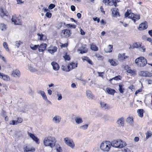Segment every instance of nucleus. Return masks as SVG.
I'll return each mask as SVG.
<instances>
[{
	"instance_id": "nucleus-59",
	"label": "nucleus",
	"mask_w": 152,
	"mask_h": 152,
	"mask_svg": "<svg viewBox=\"0 0 152 152\" xmlns=\"http://www.w3.org/2000/svg\"><path fill=\"white\" fill-rule=\"evenodd\" d=\"M70 20L71 21H73V22H74L77 24H78V23H78L77 22L76 20H75L73 18H70Z\"/></svg>"
},
{
	"instance_id": "nucleus-12",
	"label": "nucleus",
	"mask_w": 152,
	"mask_h": 152,
	"mask_svg": "<svg viewBox=\"0 0 152 152\" xmlns=\"http://www.w3.org/2000/svg\"><path fill=\"white\" fill-rule=\"evenodd\" d=\"M47 47V44L46 43H42L39 45L38 47V50L39 52H43L45 49Z\"/></svg>"
},
{
	"instance_id": "nucleus-27",
	"label": "nucleus",
	"mask_w": 152,
	"mask_h": 152,
	"mask_svg": "<svg viewBox=\"0 0 152 152\" xmlns=\"http://www.w3.org/2000/svg\"><path fill=\"white\" fill-rule=\"evenodd\" d=\"M57 48L56 46H54L53 48L52 49H48V51L51 54H53L55 52L57 51Z\"/></svg>"
},
{
	"instance_id": "nucleus-2",
	"label": "nucleus",
	"mask_w": 152,
	"mask_h": 152,
	"mask_svg": "<svg viewBox=\"0 0 152 152\" xmlns=\"http://www.w3.org/2000/svg\"><path fill=\"white\" fill-rule=\"evenodd\" d=\"M135 63L139 67H143L147 63L146 59L143 56H140L136 59Z\"/></svg>"
},
{
	"instance_id": "nucleus-42",
	"label": "nucleus",
	"mask_w": 152,
	"mask_h": 152,
	"mask_svg": "<svg viewBox=\"0 0 152 152\" xmlns=\"http://www.w3.org/2000/svg\"><path fill=\"white\" fill-rule=\"evenodd\" d=\"M132 14V13H129V12H126L124 15V16L125 18H131V14Z\"/></svg>"
},
{
	"instance_id": "nucleus-3",
	"label": "nucleus",
	"mask_w": 152,
	"mask_h": 152,
	"mask_svg": "<svg viewBox=\"0 0 152 152\" xmlns=\"http://www.w3.org/2000/svg\"><path fill=\"white\" fill-rule=\"evenodd\" d=\"M111 146L113 147L118 148H121L126 145L125 142L122 141L121 140H114L110 142Z\"/></svg>"
},
{
	"instance_id": "nucleus-4",
	"label": "nucleus",
	"mask_w": 152,
	"mask_h": 152,
	"mask_svg": "<svg viewBox=\"0 0 152 152\" xmlns=\"http://www.w3.org/2000/svg\"><path fill=\"white\" fill-rule=\"evenodd\" d=\"M65 143L68 146L73 148L75 146V144L72 139H69L68 137L64 138Z\"/></svg>"
},
{
	"instance_id": "nucleus-38",
	"label": "nucleus",
	"mask_w": 152,
	"mask_h": 152,
	"mask_svg": "<svg viewBox=\"0 0 152 152\" xmlns=\"http://www.w3.org/2000/svg\"><path fill=\"white\" fill-rule=\"evenodd\" d=\"M35 149L34 148H29L27 147H26V149L24 150V152H28L29 151H31L33 152L35 151Z\"/></svg>"
},
{
	"instance_id": "nucleus-10",
	"label": "nucleus",
	"mask_w": 152,
	"mask_h": 152,
	"mask_svg": "<svg viewBox=\"0 0 152 152\" xmlns=\"http://www.w3.org/2000/svg\"><path fill=\"white\" fill-rule=\"evenodd\" d=\"M131 15V19L134 21V23H135L136 20H139L140 18V17L139 15H135L133 13H132Z\"/></svg>"
},
{
	"instance_id": "nucleus-13",
	"label": "nucleus",
	"mask_w": 152,
	"mask_h": 152,
	"mask_svg": "<svg viewBox=\"0 0 152 152\" xmlns=\"http://www.w3.org/2000/svg\"><path fill=\"white\" fill-rule=\"evenodd\" d=\"M117 10H118V9L116 10V8H113L111 9L112 15L113 17H117V16H120L119 12L117 11Z\"/></svg>"
},
{
	"instance_id": "nucleus-57",
	"label": "nucleus",
	"mask_w": 152,
	"mask_h": 152,
	"mask_svg": "<svg viewBox=\"0 0 152 152\" xmlns=\"http://www.w3.org/2000/svg\"><path fill=\"white\" fill-rule=\"evenodd\" d=\"M151 133H149V132H148L147 134H146V138L147 139H148V138H149V137H151Z\"/></svg>"
},
{
	"instance_id": "nucleus-61",
	"label": "nucleus",
	"mask_w": 152,
	"mask_h": 152,
	"mask_svg": "<svg viewBox=\"0 0 152 152\" xmlns=\"http://www.w3.org/2000/svg\"><path fill=\"white\" fill-rule=\"evenodd\" d=\"M97 73L98 74V75H99V76L101 77H103V75H102V74H104V72H98Z\"/></svg>"
},
{
	"instance_id": "nucleus-56",
	"label": "nucleus",
	"mask_w": 152,
	"mask_h": 152,
	"mask_svg": "<svg viewBox=\"0 0 152 152\" xmlns=\"http://www.w3.org/2000/svg\"><path fill=\"white\" fill-rule=\"evenodd\" d=\"M142 91V89L141 88H140L135 91V94L136 95H137V94H138L139 93L141 92Z\"/></svg>"
},
{
	"instance_id": "nucleus-6",
	"label": "nucleus",
	"mask_w": 152,
	"mask_h": 152,
	"mask_svg": "<svg viewBox=\"0 0 152 152\" xmlns=\"http://www.w3.org/2000/svg\"><path fill=\"white\" fill-rule=\"evenodd\" d=\"M11 75L13 77L19 78L21 75V73L20 71L18 69H14L12 72Z\"/></svg>"
},
{
	"instance_id": "nucleus-29",
	"label": "nucleus",
	"mask_w": 152,
	"mask_h": 152,
	"mask_svg": "<svg viewBox=\"0 0 152 152\" xmlns=\"http://www.w3.org/2000/svg\"><path fill=\"white\" fill-rule=\"evenodd\" d=\"M76 123L77 124H80L83 122V120L81 118L78 117H76L75 118Z\"/></svg>"
},
{
	"instance_id": "nucleus-1",
	"label": "nucleus",
	"mask_w": 152,
	"mask_h": 152,
	"mask_svg": "<svg viewBox=\"0 0 152 152\" xmlns=\"http://www.w3.org/2000/svg\"><path fill=\"white\" fill-rule=\"evenodd\" d=\"M56 141L54 137L50 136L45 138L43 143L45 146H49L52 148L55 146Z\"/></svg>"
},
{
	"instance_id": "nucleus-23",
	"label": "nucleus",
	"mask_w": 152,
	"mask_h": 152,
	"mask_svg": "<svg viewBox=\"0 0 152 152\" xmlns=\"http://www.w3.org/2000/svg\"><path fill=\"white\" fill-rule=\"evenodd\" d=\"M108 144H110V142L106 141L104 142H102L100 146L101 149L102 150L103 149H104L105 146H107Z\"/></svg>"
},
{
	"instance_id": "nucleus-5",
	"label": "nucleus",
	"mask_w": 152,
	"mask_h": 152,
	"mask_svg": "<svg viewBox=\"0 0 152 152\" xmlns=\"http://www.w3.org/2000/svg\"><path fill=\"white\" fill-rule=\"evenodd\" d=\"M12 22H13L15 25H20L21 24V20L15 15H13L11 19Z\"/></svg>"
},
{
	"instance_id": "nucleus-45",
	"label": "nucleus",
	"mask_w": 152,
	"mask_h": 152,
	"mask_svg": "<svg viewBox=\"0 0 152 152\" xmlns=\"http://www.w3.org/2000/svg\"><path fill=\"white\" fill-rule=\"evenodd\" d=\"M64 57L65 60L69 61L70 60V57L67 54V53L65 54Z\"/></svg>"
},
{
	"instance_id": "nucleus-44",
	"label": "nucleus",
	"mask_w": 152,
	"mask_h": 152,
	"mask_svg": "<svg viewBox=\"0 0 152 152\" xmlns=\"http://www.w3.org/2000/svg\"><path fill=\"white\" fill-rule=\"evenodd\" d=\"M0 28L3 31L4 29H6V26L4 24L1 23L0 24Z\"/></svg>"
},
{
	"instance_id": "nucleus-7",
	"label": "nucleus",
	"mask_w": 152,
	"mask_h": 152,
	"mask_svg": "<svg viewBox=\"0 0 152 152\" xmlns=\"http://www.w3.org/2000/svg\"><path fill=\"white\" fill-rule=\"evenodd\" d=\"M139 74L140 76L142 77H151L152 76V73L147 71H141L139 72Z\"/></svg>"
},
{
	"instance_id": "nucleus-34",
	"label": "nucleus",
	"mask_w": 152,
	"mask_h": 152,
	"mask_svg": "<svg viewBox=\"0 0 152 152\" xmlns=\"http://www.w3.org/2000/svg\"><path fill=\"white\" fill-rule=\"evenodd\" d=\"M91 50L94 51H97L98 50V47L92 44L91 45Z\"/></svg>"
},
{
	"instance_id": "nucleus-14",
	"label": "nucleus",
	"mask_w": 152,
	"mask_h": 152,
	"mask_svg": "<svg viewBox=\"0 0 152 152\" xmlns=\"http://www.w3.org/2000/svg\"><path fill=\"white\" fill-rule=\"evenodd\" d=\"M61 117L59 115H55L52 119L53 121L55 123L58 124L61 121Z\"/></svg>"
},
{
	"instance_id": "nucleus-31",
	"label": "nucleus",
	"mask_w": 152,
	"mask_h": 152,
	"mask_svg": "<svg viewBox=\"0 0 152 152\" xmlns=\"http://www.w3.org/2000/svg\"><path fill=\"white\" fill-rule=\"evenodd\" d=\"M37 35L39 37V39L40 40H45L46 39V37L45 36L42 34H40V33H38Z\"/></svg>"
},
{
	"instance_id": "nucleus-11",
	"label": "nucleus",
	"mask_w": 152,
	"mask_h": 152,
	"mask_svg": "<svg viewBox=\"0 0 152 152\" xmlns=\"http://www.w3.org/2000/svg\"><path fill=\"white\" fill-rule=\"evenodd\" d=\"M51 65L53 66V70L55 71L58 70L60 68L59 64L55 61H53L51 63Z\"/></svg>"
},
{
	"instance_id": "nucleus-40",
	"label": "nucleus",
	"mask_w": 152,
	"mask_h": 152,
	"mask_svg": "<svg viewBox=\"0 0 152 152\" xmlns=\"http://www.w3.org/2000/svg\"><path fill=\"white\" fill-rule=\"evenodd\" d=\"M1 12L2 14L1 15V16L2 17H3L4 16H7L8 14V12L6 11L4 12L3 9H2Z\"/></svg>"
},
{
	"instance_id": "nucleus-17",
	"label": "nucleus",
	"mask_w": 152,
	"mask_h": 152,
	"mask_svg": "<svg viewBox=\"0 0 152 152\" xmlns=\"http://www.w3.org/2000/svg\"><path fill=\"white\" fill-rule=\"evenodd\" d=\"M77 63L75 64V63L73 62H71L68 64V65L70 67V70L73 69L77 67Z\"/></svg>"
},
{
	"instance_id": "nucleus-54",
	"label": "nucleus",
	"mask_w": 152,
	"mask_h": 152,
	"mask_svg": "<svg viewBox=\"0 0 152 152\" xmlns=\"http://www.w3.org/2000/svg\"><path fill=\"white\" fill-rule=\"evenodd\" d=\"M93 19L94 21H97V23H99L100 21L99 18L97 17L94 18Z\"/></svg>"
},
{
	"instance_id": "nucleus-20",
	"label": "nucleus",
	"mask_w": 152,
	"mask_h": 152,
	"mask_svg": "<svg viewBox=\"0 0 152 152\" xmlns=\"http://www.w3.org/2000/svg\"><path fill=\"white\" fill-rule=\"evenodd\" d=\"M86 93L87 96L88 98L91 99H94V96L92 94L91 91H87Z\"/></svg>"
},
{
	"instance_id": "nucleus-46",
	"label": "nucleus",
	"mask_w": 152,
	"mask_h": 152,
	"mask_svg": "<svg viewBox=\"0 0 152 152\" xmlns=\"http://www.w3.org/2000/svg\"><path fill=\"white\" fill-rule=\"evenodd\" d=\"M123 57L124 56H123V54H121L120 53H119L118 55V60L119 61H121L122 60H123Z\"/></svg>"
},
{
	"instance_id": "nucleus-48",
	"label": "nucleus",
	"mask_w": 152,
	"mask_h": 152,
	"mask_svg": "<svg viewBox=\"0 0 152 152\" xmlns=\"http://www.w3.org/2000/svg\"><path fill=\"white\" fill-rule=\"evenodd\" d=\"M55 6L56 5L55 4H51L49 5L48 8L49 9L52 10L54 8Z\"/></svg>"
},
{
	"instance_id": "nucleus-37",
	"label": "nucleus",
	"mask_w": 152,
	"mask_h": 152,
	"mask_svg": "<svg viewBox=\"0 0 152 152\" xmlns=\"http://www.w3.org/2000/svg\"><path fill=\"white\" fill-rule=\"evenodd\" d=\"M103 3L106 4L107 3L108 5H113V4L111 3H112L111 0H103Z\"/></svg>"
},
{
	"instance_id": "nucleus-55",
	"label": "nucleus",
	"mask_w": 152,
	"mask_h": 152,
	"mask_svg": "<svg viewBox=\"0 0 152 152\" xmlns=\"http://www.w3.org/2000/svg\"><path fill=\"white\" fill-rule=\"evenodd\" d=\"M23 121V120L21 118H18L17 120V123H21Z\"/></svg>"
},
{
	"instance_id": "nucleus-49",
	"label": "nucleus",
	"mask_w": 152,
	"mask_h": 152,
	"mask_svg": "<svg viewBox=\"0 0 152 152\" xmlns=\"http://www.w3.org/2000/svg\"><path fill=\"white\" fill-rule=\"evenodd\" d=\"M88 124H86L85 125L82 126L80 127V128L84 130L86 129H87L88 126Z\"/></svg>"
},
{
	"instance_id": "nucleus-28",
	"label": "nucleus",
	"mask_w": 152,
	"mask_h": 152,
	"mask_svg": "<svg viewBox=\"0 0 152 152\" xmlns=\"http://www.w3.org/2000/svg\"><path fill=\"white\" fill-rule=\"evenodd\" d=\"M144 112V111L143 109H138L137 110V113H138V116L141 118L143 116Z\"/></svg>"
},
{
	"instance_id": "nucleus-52",
	"label": "nucleus",
	"mask_w": 152,
	"mask_h": 152,
	"mask_svg": "<svg viewBox=\"0 0 152 152\" xmlns=\"http://www.w3.org/2000/svg\"><path fill=\"white\" fill-rule=\"evenodd\" d=\"M45 15L47 18H50L51 17L52 14L49 12H47L46 13Z\"/></svg>"
},
{
	"instance_id": "nucleus-8",
	"label": "nucleus",
	"mask_w": 152,
	"mask_h": 152,
	"mask_svg": "<svg viewBox=\"0 0 152 152\" xmlns=\"http://www.w3.org/2000/svg\"><path fill=\"white\" fill-rule=\"evenodd\" d=\"M27 134L37 144H39V140L38 138L36 137L34 134L30 133L28 132Z\"/></svg>"
},
{
	"instance_id": "nucleus-21",
	"label": "nucleus",
	"mask_w": 152,
	"mask_h": 152,
	"mask_svg": "<svg viewBox=\"0 0 152 152\" xmlns=\"http://www.w3.org/2000/svg\"><path fill=\"white\" fill-rule=\"evenodd\" d=\"M100 105L101 107L103 108L104 109L109 110L110 108L109 107V106L107 105L106 103H105L104 102H100Z\"/></svg>"
},
{
	"instance_id": "nucleus-32",
	"label": "nucleus",
	"mask_w": 152,
	"mask_h": 152,
	"mask_svg": "<svg viewBox=\"0 0 152 152\" xmlns=\"http://www.w3.org/2000/svg\"><path fill=\"white\" fill-rule=\"evenodd\" d=\"M39 47V45H34L33 44H31L30 47L33 50H36Z\"/></svg>"
},
{
	"instance_id": "nucleus-63",
	"label": "nucleus",
	"mask_w": 152,
	"mask_h": 152,
	"mask_svg": "<svg viewBox=\"0 0 152 152\" xmlns=\"http://www.w3.org/2000/svg\"><path fill=\"white\" fill-rule=\"evenodd\" d=\"M101 24L102 25H104L106 24L105 22L103 19H102L100 21Z\"/></svg>"
},
{
	"instance_id": "nucleus-62",
	"label": "nucleus",
	"mask_w": 152,
	"mask_h": 152,
	"mask_svg": "<svg viewBox=\"0 0 152 152\" xmlns=\"http://www.w3.org/2000/svg\"><path fill=\"white\" fill-rule=\"evenodd\" d=\"M56 149L57 152H61V148L60 146H59L58 148L56 147Z\"/></svg>"
},
{
	"instance_id": "nucleus-25",
	"label": "nucleus",
	"mask_w": 152,
	"mask_h": 152,
	"mask_svg": "<svg viewBox=\"0 0 152 152\" xmlns=\"http://www.w3.org/2000/svg\"><path fill=\"white\" fill-rule=\"evenodd\" d=\"M122 78L121 77L120 75H118L117 76H116L115 77L113 78L112 79H110L109 80V81L110 83H112V81L113 80H121Z\"/></svg>"
},
{
	"instance_id": "nucleus-26",
	"label": "nucleus",
	"mask_w": 152,
	"mask_h": 152,
	"mask_svg": "<svg viewBox=\"0 0 152 152\" xmlns=\"http://www.w3.org/2000/svg\"><path fill=\"white\" fill-rule=\"evenodd\" d=\"M1 78L3 79V80L5 81H8L10 80V77L9 76L7 75L3 74L2 76L1 77Z\"/></svg>"
},
{
	"instance_id": "nucleus-39",
	"label": "nucleus",
	"mask_w": 152,
	"mask_h": 152,
	"mask_svg": "<svg viewBox=\"0 0 152 152\" xmlns=\"http://www.w3.org/2000/svg\"><path fill=\"white\" fill-rule=\"evenodd\" d=\"M113 45H109L108 46V48L109 49V50L108 51H106L105 49V51L106 52H109V53H110L112 51V49H113Z\"/></svg>"
},
{
	"instance_id": "nucleus-41",
	"label": "nucleus",
	"mask_w": 152,
	"mask_h": 152,
	"mask_svg": "<svg viewBox=\"0 0 152 152\" xmlns=\"http://www.w3.org/2000/svg\"><path fill=\"white\" fill-rule=\"evenodd\" d=\"M66 26L69 27L71 28H76V26L75 24H68L66 25Z\"/></svg>"
},
{
	"instance_id": "nucleus-50",
	"label": "nucleus",
	"mask_w": 152,
	"mask_h": 152,
	"mask_svg": "<svg viewBox=\"0 0 152 152\" xmlns=\"http://www.w3.org/2000/svg\"><path fill=\"white\" fill-rule=\"evenodd\" d=\"M57 96H58L57 99L58 100H60L62 99V96L61 94H59L58 92H57Z\"/></svg>"
},
{
	"instance_id": "nucleus-53",
	"label": "nucleus",
	"mask_w": 152,
	"mask_h": 152,
	"mask_svg": "<svg viewBox=\"0 0 152 152\" xmlns=\"http://www.w3.org/2000/svg\"><path fill=\"white\" fill-rule=\"evenodd\" d=\"M3 45L4 47L6 49V50L7 49L8 50H9L8 48V45L6 42H4L3 43Z\"/></svg>"
},
{
	"instance_id": "nucleus-16",
	"label": "nucleus",
	"mask_w": 152,
	"mask_h": 152,
	"mask_svg": "<svg viewBox=\"0 0 152 152\" xmlns=\"http://www.w3.org/2000/svg\"><path fill=\"white\" fill-rule=\"evenodd\" d=\"M106 91L108 94L112 95H114L115 92V91L114 89L109 88H106Z\"/></svg>"
},
{
	"instance_id": "nucleus-36",
	"label": "nucleus",
	"mask_w": 152,
	"mask_h": 152,
	"mask_svg": "<svg viewBox=\"0 0 152 152\" xmlns=\"http://www.w3.org/2000/svg\"><path fill=\"white\" fill-rule=\"evenodd\" d=\"M108 61L111 64V65L112 66H115L117 65L115 62L114 61L113 59H109L108 60Z\"/></svg>"
},
{
	"instance_id": "nucleus-24",
	"label": "nucleus",
	"mask_w": 152,
	"mask_h": 152,
	"mask_svg": "<svg viewBox=\"0 0 152 152\" xmlns=\"http://www.w3.org/2000/svg\"><path fill=\"white\" fill-rule=\"evenodd\" d=\"M38 94H41L43 99L45 100V99H47V96L45 94V92L44 91H39L38 92Z\"/></svg>"
},
{
	"instance_id": "nucleus-18",
	"label": "nucleus",
	"mask_w": 152,
	"mask_h": 152,
	"mask_svg": "<svg viewBox=\"0 0 152 152\" xmlns=\"http://www.w3.org/2000/svg\"><path fill=\"white\" fill-rule=\"evenodd\" d=\"M141 45L139 43L136 42L133 44L132 46L130 45L129 49H134L135 48H138V47H141Z\"/></svg>"
},
{
	"instance_id": "nucleus-33",
	"label": "nucleus",
	"mask_w": 152,
	"mask_h": 152,
	"mask_svg": "<svg viewBox=\"0 0 152 152\" xmlns=\"http://www.w3.org/2000/svg\"><path fill=\"white\" fill-rule=\"evenodd\" d=\"M118 86L119 87L118 89L119 91L121 93L123 94L124 93V89L123 87L124 85L122 84H119Z\"/></svg>"
},
{
	"instance_id": "nucleus-43",
	"label": "nucleus",
	"mask_w": 152,
	"mask_h": 152,
	"mask_svg": "<svg viewBox=\"0 0 152 152\" xmlns=\"http://www.w3.org/2000/svg\"><path fill=\"white\" fill-rule=\"evenodd\" d=\"M28 68L30 71L32 72H35L37 71V70L35 68H33L31 66H29Z\"/></svg>"
},
{
	"instance_id": "nucleus-15",
	"label": "nucleus",
	"mask_w": 152,
	"mask_h": 152,
	"mask_svg": "<svg viewBox=\"0 0 152 152\" xmlns=\"http://www.w3.org/2000/svg\"><path fill=\"white\" fill-rule=\"evenodd\" d=\"M124 118L123 117H121L119 118L117 121L116 123L119 126H124Z\"/></svg>"
},
{
	"instance_id": "nucleus-47",
	"label": "nucleus",
	"mask_w": 152,
	"mask_h": 152,
	"mask_svg": "<svg viewBox=\"0 0 152 152\" xmlns=\"http://www.w3.org/2000/svg\"><path fill=\"white\" fill-rule=\"evenodd\" d=\"M85 60L89 64L92 65H93L92 61L88 57H86Z\"/></svg>"
},
{
	"instance_id": "nucleus-9",
	"label": "nucleus",
	"mask_w": 152,
	"mask_h": 152,
	"mask_svg": "<svg viewBox=\"0 0 152 152\" xmlns=\"http://www.w3.org/2000/svg\"><path fill=\"white\" fill-rule=\"evenodd\" d=\"M148 27L147 23L145 21L139 25V29L140 30H142L146 29Z\"/></svg>"
},
{
	"instance_id": "nucleus-35",
	"label": "nucleus",
	"mask_w": 152,
	"mask_h": 152,
	"mask_svg": "<svg viewBox=\"0 0 152 152\" xmlns=\"http://www.w3.org/2000/svg\"><path fill=\"white\" fill-rule=\"evenodd\" d=\"M110 144H108L107 146H105L104 148V149H103L102 150L104 151H109L110 148H111V145H110Z\"/></svg>"
},
{
	"instance_id": "nucleus-58",
	"label": "nucleus",
	"mask_w": 152,
	"mask_h": 152,
	"mask_svg": "<svg viewBox=\"0 0 152 152\" xmlns=\"http://www.w3.org/2000/svg\"><path fill=\"white\" fill-rule=\"evenodd\" d=\"M127 72L128 73L130 74H133L134 73V71L131 69L127 70Z\"/></svg>"
},
{
	"instance_id": "nucleus-51",
	"label": "nucleus",
	"mask_w": 152,
	"mask_h": 152,
	"mask_svg": "<svg viewBox=\"0 0 152 152\" xmlns=\"http://www.w3.org/2000/svg\"><path fill=\"white\" fill-rule=\"evenodd\" d=\"M80 50V53L81 54L86 53L87 51V50H86L85 48H83V50Z\"/></svg>"
},
{
	"instance_id": "nucleus-19",
	"label": "nucleus",
	"mask_w": 152,
	"mask_h": 152,
	"mask_svg": "<svg viewBox=\"0 0 152 152\" xmlns=\"http://www.w3.org/2000/svg\"><path fill=\"white\" fill-rule=\"evenodd\" d=\"M62 33L66 37H69L71 34L70 33V31L67 29L63 30Z\"/></svg>"
},
{
	"instance_id": "nucleus-60",
	"label": "nucleus",
	"mask_w": 152,
	"mask_h": 152,
	"mask_svg": "<svg viewBox=\"0 0 152 152\" xmlns=\"http://www.w3.org/2000/svg\"><path fill=\"white\" fill-rule=\"evenodd\" d=\"M70 8H71V10L72 11H75V7L74 6V5H71V7H70Z\"/></svg>"
},
{
	"instance_id": "nucleus-22",
	"label": "nucleus",
	"mask_w": 152,
	"mask_h": 152,
	"mask_svg": "<svg viewBox=\"0 0 152 152\" xmlns=\"http://www.w3.org/2000/svg\"><path fill=\"white\" fill-rule=\"evenodd\" d=\"M126 121L129 123L131 126H133V119L132 117H128L127 118Z\"/></svg>"
},
{
	"instance_id": "nucleus-30",
	"label": "nucleus",
	"mask_w": 152,
	"mask_h": 152,
	"mask_svg": "<svg viewBox=\"0 0 152 152\" xmlns=\"http://www.w3.org/2000/svg\"><path fill=\"white\" fill-rule=\"evenodd\" d=\"M62 69L63 70L67 72H69L70 70V67L68 65L67 66H64V65H62Z\"/></svg>"
},
{
	"instance_id": "nucleus-64",
	"label": "nucleus",
	"mask_w": 152,
	"mask_h": 152,
	"mask_svg": "<svg viewBox=\"0 0 152 152\" xmlns=\"http://www.w3.org/2000/svg\"><path fill=\"white\" fill-rule=\"evenodd\" d=\"M149 34L152 37V30H149L148 31Z\"/></svg>"
}]
</instances>
